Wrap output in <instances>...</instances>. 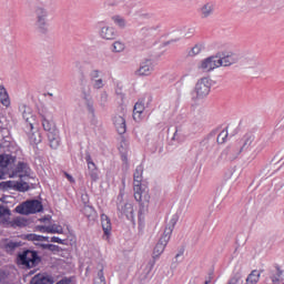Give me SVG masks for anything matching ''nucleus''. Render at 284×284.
I'll return each mask as SVG.
<instances>
[{
  "label": "nucleus",
  "mask_w": 284,
  "mask_h": 284,
  "mask_svg": "<svg viewBox=\"0 0 284 284\" xmlns=\"http://www.w3.org/2000/svg\"><path fill=\"white\" fill-rule=\"evenodd\" d=\"M19 111L21 112L22 118L27 123V132H31L34 129L36 121L34 114H32V109L23 104L19 108Z\"/></svg>",
  "instance_id": "nucleus-9"
},
{
  "label": "nucleus",
  "mask_w": 284,
  "mask_h": 284,
  "mask_svg": "<svg viewBox=\"0 0 284 284\" xmlns=\"http://www.w3.org/2000/svg\"><path fill=\"white\" fill-rule=\"evenodd\" d=\"M118 210L121 212V214H124L126 219H132L134 214V207L132 206V203L129 202L119 203Z\"/></svg>",
  "instance_id": "nucleus-20"
},
{
  "label": "nucleus",
  "mask_w": 284,
  "mask_h": 284,
  "mask_svg": "<svg viewBox=\"0 0 284 284\" xmlns=\"http://www.w3.org/2000/svg\"><path fill=\"white\" fill-rule=\"evenodd\" d=\"M212 89V80L210 78H202L197 80L195 84V101H201L210 94V90Z\"/></svg>",
  "instance_id": "nucleus-7"
},
{
  "label": "nucleus",
  "mask_w": 284,
  "mask_h": 284,
  "mask_svg": "<svg viewBox=\"0 0 284 284\" xmlns=\"http://www.w3.org/2000/svg\"><path fill=\"white\" fill-rule=\"evenodd\" d=\"M48 140L50 143V148H52V150H57V148L61 145V138L59 136V130L48 133Z\"/></svg>",
  "instance_id": "nucleus-21"
},
{
  "label": "nucleus",
  "mask_w": 284,
  "mask_h": 284,
  "mask_svg": "<svg viewBox=\"0 0 284 284\" xmlns=\"http://www.w3.org/2000/svg\"><path fill=\"white\" fill-rule=\"evenodd\" d=\"M30 141L34 143L36 145H39L41 143V133L34 132L30 135Z\"/></svg>",
  "instance_id": "nucleus-42"
},
{
  "label": "nucleus",
  "mask_w": 284,
  "mask_h": 284,
  "mask_svg": "<svg viewBox=\"0 0 284 284\" xmlns=\"http://www.w3.org/2000/svg\"><path fill=\"white\" fill-rule=\"evenodd\" d=\"M133 192L134 199L138 202H141L143 194H145V185H143V166H136L133 173Z\"/></svg>",
  "instance_id": "nucleus-4"
},
{
  "label": "nucleus",
  "mask_w": 284,
  "mask_h": 284,
  "mask_svg": "<svg viewBox=\"0 0 284 284\" xmlns=\"http://www.w3.org/2000/svg\"><path fill=\"white\" fill-rule=\"evenodd\" d=\"M204 50H205V43L199 42L189 51V55L197 57V54H201V52Z\"/></svg>",
  "instance_id": "nucleus-31"
},
{
  "label": "nucleus",
  "mask_w": 284,
  "mask_h": 284,
  "mask_svg": "<svg viewBox=\"0 0 284 284\" xmlns=\"http://www.w3.org/2000/svg\"><path fill=\"white\" fill-rule=\"evenodd\" d=\"M88 168L90 170L89 175L91 178V181H99V171H97V164L88 160Z\"/></svg>",
  "instance_id": "nucleus-29"
},
{
  "label": "nucleus",
  "mask_w": 284,
  "mask_h": 284,
  "mask_svg": "<svg viewBox=\"0 0 284 284\" xmlns=\"http://www.w3.org/2000/svg\"><path fill=\"white\" fill-rule=\"evenodd\" d=\"M265 148V141L261 140L260 138L254 136L252 133H247L242 139V145L240 149L242 152L244 150H253L254 155L258 154Z\"/></svg>",
  "instance_id": "nucleus-3"
},
{
  "label": "nucleus",
  "mask_w": 284,
  "mask_h": 284,
  "mask_svg": "<svg viewBox=\"0 0 284 284\" xmlns=\"http://www.w3.org/2000/svg\"><path fill=\"white\" fill-rule=\"evenodd\" d=\"M14 163V156L11 154H2L0 155V179L6 174V170H8L9 165Z\"/></svg>",
  "instance_id": "nucleus-13"
},
{
  "label": "nucleus",
  "mask_w": 284,
  "mask_h": 284,
  "mask_svg": "<svg viewBox=\"0 0 284 284\" xmlns=\"http://www.w3.org/2000/svg\"><path fill=\"white\" fill-rule=\"evenodd\" d=\"M33 243H34V245H38V247H41L42 250H48L49 244H43L41 242H33Z\"/></svg>",
  "instance_id": "nucleus-52"
},
{
  "label": "nucleus",
  "mask_w": 284,
  "mask_h": 284,
  "mask_svg": "<svg viewBox=\"0 0 284 284\" xmlns=\"http://www.w3.org/2000/svg\"><path fill=\"white\" fill-rule=\"evenodd\" d=\"M216 68H221L219 55L209 57L202 60L199 65V69L203 72H212V70H216Z\"/></svg>",
  "instance_id": "nucleus-8"
},
{
  "label": "nucleus",
  "mask_w": 284,
  "mask_h": 284,
  "mask_svg": "<svg viewBox=\"0 0 284 284\" xmlns=\"http://www.w3.org/2000/svg\"><path fill=\"white\" fill-rule=\"evenodd\" d=\"M82 214L88 217L89 221H97V211L90 205H84L82 209Z\"/></svg>",
  "instance_id": "nucleus-27"
},
{
  "label": "nucleus",
  "mask_w": 284,
  "mask_h": 284,
  "mask_svg": "<svg viewBox=\"0 0 284 284\" xmlns=\"http://www.w3.org/2000/svg\"><path fill=\"white\" fill-rule=\"evenodd\" d=\"M125 50V42L123 41H115L112 44V52H123Z\"/></svg>",
  "instance_id": "nucleus-37"
},
{
  "label": "nucleus",
  "mask_w": 284,
  "mask_h": 284,
  "mask_svg": "<svg viewBox=\"0 0 284 284\" xmlns=\"http://www.w3.org/2000/svg\"><path fill=\"white\" fill-rule=\"evenodd\" d=\"M54 280L50 275L38 274L31 280V284H53Z\"/></svg>",
  "instance_id": "nucleus-23"
},
{
  "label": "nucleus",
  "mask_w": 284,
  "mask_h": 284,
  "mask_svg": "<svg viewBox=\"0 0 284 284\" xmlns=\"http://www.w3.org/2000/svg\"><path fill=\"white\" fill-rule=\"evenodd\" d=\"M251 6L253 8H258V6H263V0H251Z\"/></svg>",
  "instance_id": "nucleus-50"
},
{
  "label": "nucleus",
  "mask_w": 284,
  "mask_h": 284,
  "mask_svg": "<svg viewBox=\"0 0 284 284\" xmlns=\"http://www.w3.org/2000/svg\"><path fill=\"white\" fill-rule=\"evenodd\" d=\"M227 130L221 131V133L217 135V143L223 144L225 141H227Z\"/></svg>",
  "instance_id": "nucleus-44"
},
{
  "label": "nucleus",
  "mask_w": 284,
  "mask_h": 284,
  "mask_svg": "<svg viewBox=\"0 0 284 284\" xmlns=\"http://www.w3.org/2000/svg\"><path fill=\"white\" fill-rule=\"evenodd\" d=\"M48 250H49L50 252H57V250H59V246H57V245H54V244H49V245H48Z\"/></svg>",
  "instance_id": "nucleus-53"
},
{
  "label": "nucleus",
  "mask_w": 284,
  "mask_h": 284,
  "mask_svg": "<svg viewBox=\"0 0 284 284\" xmlns=\"http://www.w3.org/2000/svg\"><path fill=\"white\" fill-rule=\"evenodd\" d=\"M9 217H10V209H8L7 206L0 205V223L3 221H8Z\"/></svg>",
  "instance_id": "nucleus-36"
},
{
  "label": "nucleus",
  "mask_w": 284,
  "mask_h": 284,
  "mask_svg": "<svg viewBox=\"0 0 284 284\" xmlns=\"http://www.w3.org/2000/svg\"><path fill=\"white\" fill-rule=\"evenodd\" d=\"M93 284H105V276L103 275V270L98 272V276L94 280Z\"/></svg>",
  "instance_id": "nucleus-43"
},
{
  "label": "nucleus",
  "mask_w": 284,
  "mask_h": 284,
  "mask_svg": "<svg viewBox=\"0 0 284 284\" xmlns=\"http://www.w3.org/2000/svg\"><path fill=\"white\" fill-rule=\"evenodd\" d=\"M49 231V234H63V227L61 225H49V229H47Z\"/></svg>",
  "instance_id": "nucleus-38"
},
{
  "label": "nucleus",
  "mask_w": 284,
  "mask_h": 284,
  "mask_svg": "<svg viewBox=\"0 0 284 284\" xmlns=\"http://www.w3.org/2000/svg\"><path fill=\"white\" fill-rule=\"evenodd\" d=\"M57 284H74V278L64 277V278L60 280Z\"/></svg>",
  "instance_id": "nucleus-47"
},
{
  "label": "nucleus",
  "mask_w": 284,
  "mask_h": 284,
  "mask_svg": "<svg viewBox=\"0 0 284 284\" xmlns=\"http://www.w3.org/2000/svg\"><path fill=\"white\" fill-rule=\"evenodd\" d=\"M0 284H10L8 283V273L0 271Z\"/></svg>",
  "instance_id": "nucleus-45"
},
{
  "label": "nucleus",
  "mask_w": 284,
  "mask_h": 284,
  "mask_svg": "<svg viewBox=\"0 0 284 284\" xmlns=\"http://www.w3.org/2000/svg\"><path fill=\"white\" fill-rule=\"evenodd\" d=\"M181 256V254H176L175 258H179Z\"/></svg>",
  "instance_id": "nucleus-58"
},
{
  "label": "nucleus",
  "mask_w": 284,
  "mask_h": 284,
  "mask_svg": "<svg viewBox=\"0 0 284 284\" xmlns=\"http://www.w3.org/2000/svg\"><path fill=\"white\" fill-rule=\"evenodd\" d=\"M211 283V281L209 280V281H205V283L204 284H210Z\"/></svg>",
  "instance_id": "nucleus-57"
},
{
  "label": "nucleus",
  "mask_w": 284,
  "mask_h": 284,
  "mask_svg": "<svg viewBox=\"0 0 284 284\" xmlns=\"http://www.w3.org/2000/svg\"><path fill=\"white\" fill-rule=\"evenodd\" d=\"M42 126L45 132H55L57 129H54V124L50 122V120L45 119V116L42 115Z\"/></svg>",
  "instance_id": "nucleus-34"
},
{
  "label": "nucleus",
  "mask_w": 284,
  "mask_h": 284,
  "mask_svg": "<svg viewBox=\"0 0 284 284\" xmlns=\"http://www.w3.org/2000/svg\"><path fill=\"white\" fill-rule=\"evenodd\" d=\"M16 212L24 215L37 214V212H43V204L39 200L26 201L16 207Z\"/></svg>",
  "instance_id": "nucleus-5"
},
{
  "label": "nucleus",
  "mask_w": 284,
  "mask_h": 284,
  "mask_svg": "<svg viewBox=\"0 0 284 284\" xmlns=\"http://www.w3.org/2000/svg\"><path fill=\"white\" fill-rule=\"evenodd\" d=\"M144 110H145V105H143L142 102L135 103L134 109H133L134 121H139L141 119V114H143Z\"/></svg>",
  "instance_id": "nucleus-30"
},
{
  "label": "nucleus",
  "mask_w": 284,
  "mask_h": 284,
  "mask_svg": "<svg viewBox=\"0 0 284 284\" xmlns=\"http://www.w3.org/2000/svg\"><path fill=\"white\" fill-rule=\"evenodd\" d=\"M26 220L18 217L14 220V225H17L18 227H26Z\"/></svg>",
  "instance_id": "nucleus-46"
},
{
  "label": "nucleus",
  "mask_w": 284,
  "mask_h": 284,
  "mask_svg": "<svg viewBox=\"0 0 284 284\" xmlns=\"http://www.w3.org/2000/svg\"><path fill=\"white\" fill-rule=\"evenodd\" d=\"M236 283H239V278H236V277H233V278H231V280L227 282V284H236Z\"/></svg>",
  "instance_id": "nucleus-54"
},
{
  "label": "nucleus",
  "mask_w": 284,
  "mask_h": 284,
  "mask_svg": "<svg viewBox=\"0 0 284 284\" xmlns=\"http://www.w3.org/2000/svg\"><path fill=\"white\" fill-rule=\"evenodd\" d=\"M12 176H18L19 179H23L26 176H30V166L26 162H19Z\"/></svg>",
  "instance_id": "nucleus-14"
},
{
  "label": "nucleus",
  "mask_w": 284,
  "mask_h": 284,
  "mask_svg": "<svg viewBox=\"0 0 284 284\" xmlns=\"http://www.w3.org/2000/svg\"><path fill=\"white\" fill-rule=\"evenodd\" d=\"M38 230H39V232H42V233H44V234H50V226H43V225H41V226H38Z\"/></svg>",
  "instance_id": "nucleus-51"
},
{
  "label": "nucleus",
  "mask_w": 284,
  "mask_h": 284,
  "mask_svg": "<svg viewBox=\"0 0 284 284\" xmlns=\"http://www.w3.org/2000/svg\"><path fill=\"white\" fill-rule=\"evenodd\" d=\"M67 179H68V181H71V182L74 181V179L70 174H67Z\"/></svg>",
  "instance_id": "nucleus-55"
},
{
  "label": "nucleus",
  "mask_w": 284,
  "mask_h": 284,
  "mask_svg": "<svg viewBox=\"0 0 284 284\" xmlns=\"http://www.w3.org/2000/svg\"><path fill=\"white\" fill-rule=\"evenodd\" d=\"M113 124L120 134H125L126 125L125 118L123 115H115L113 118Z\"/></svg>",
  "instance_id": "nucleus-22"
},
{
  "label": "nucleus",
  "mask_w": 284,
  "mask_h": 284,
  "mask_svg": "<svg viewBox=\"0 0 284 284\" xmlns=\"http://www.w3.org/2000/svg\"><path fill=\"white\" fill-rule=\"evenodd\" d=\"M0 103H2L4 108H10V95H8V91L3 85H0Z\"/></svg>",
  "instance_id": "nucleus-28"
},
{
  "label": "nucleus",
  "mask_w": 284,
  "mask_h": 284,
  "mask_svg": "<svg viewBox=\"0 0 284 284\" xmlns=\"http://www.w3.org/2000/svg\"><path fill=\"white\" fill-rule=\"evenodd\" d=\"M82 93H83V99L85 101L87 110L89 114H92L94 116V102L92 101V98L90 97V87L85 88L82 87Z\"/></svg>",
  "instance_id": "nucleus-16"
},
{
  "label": "nucleus",
  "mask_w": 284,
  "mask_h": 284,
  "mask_svg": "<svg viewBox=\"0 0 284 284\" xmlns=\"http://www.w3.org/2000/svg\"><path fill=\"white\" fill-rule=\"evenodd\" d=\"M99 104L102 106V108H105V105H108V92L106 91H102L100 93V97H99Z\"/></svg>",
  "instance_id": "nucleus-39"
},
{
  "label": "nucleus",
  "mask_w": 284,
  "mask_h": 284,
  "mask_svg": "<svg viewBox=\"0 0 284 284\" xmlns=\"http://www.w3.org/2000/svg\"><path fill=\"white\" fill-rule=\"evenodd\" d=\"M241 152H243V149H241V146H229L223 151V154H225V156H227V159L230 161H234V159H239V156L241 155Z\"/></svg>",
  "instance_id": "nucleus-19"
},
{
  "label": "nucleus",
  "mask_w": 284,
  "mask_h": 284,
  "mask_svg": "<svg viewBox=\"0 0 284 284\" xmlns=\"http://www.w3.org/2000/svg\"><path fill=\"white\" fill-rule=\"evenodd\" d=\"M111 21H113L114 26L120 30H125V28H128V20L122 16H112Z\"/></svg>",
  "instance_id": "nucleus-25"
},
{
  "label": "nucleus",
  "mask_w": 284,
  "mask_h": 284,
  "mask_svg": "<svg viewBox=\"0 0 284 284\" xmlns=\"http://www.w3.org/2000/svg\"><path fill=\"white\" fill-rule=\"evenodd\" d=\"M89 77L91 82L101 79V70L99 69L91 70Z\"/></svg>",
  "instance_id": "nucleus-41"
},
{
  "label": "nucleus",
  "mask_w": 284,
  "mask_h": 284,
  "mask_svg": "<svg viewBox=\"0 0 284 284\" xmlns=\"http://www.w3.org/2000/svg\"><path fill=\"white\" fill-rule=\"evenodd\" d=\"M261 278V273L258 271H252L251 274L246 278V284H256Z\"/></svg>",
  "instance_id": "nucleus-33"
},
{
  "label": "nucleus",
  "mask_w": 284,
  "mask_h": 284,
  "mask_svg": "<svg viewBox=\"0 0 284 284\" xmlns=\"http://www.w3.org/2000/svg\"><path fill=\"white\" fill-rule=\"evenodd\" d=\"M21 247V242L19 241H9L4 245L6 252L12 253L14 250Z\"/></svg>",
  "instance_id": "nucleus-32"
},
{
  "label": "nucleus",
  "mask_w": 284,
  "mask_h": 284,
  "mask_svg": "<svg viewBox=\"0 0 284 284\" xmlns=\"http://www.w3.org/2000/svg\"><path fill=\"white\" fill-rule=\"evenodd\" d=\"M101 223H102L103 233H104L105 237L108 239L112 232V222L110 221V217H108V215L102 214Z\"/></svg>",
  "instance_id": "nucleus-24"
},
{
  "label": "nucleus",
  "mask_w": 284,
  "mask_h": 284,
  "mask_svg": "<svg viewBox=\"0 0 284 284\" xmlns=\"http://www.w3.org/2000/svg\"><path fill=\"white\" fill-rule=\"evenodd\" d=\"M233 172H236V169H233Z\"/></svg>",
  "instance_id": "nucleus-59"
},
{
  "label": "nucleus",
  "mask_w": 284,
  "mask_h": 284,
  "mask_svg": "<svg viewBox=\"0 0 284 284\" xmlns=\"http://www.w3.org/2000/svg\"><path fill=\"white\" fill-rule=\"evenodd\" d=\"M91 85H92L93 90H103L105 88V80L103 78L93 80L91 82Z\"/></svg>",
  "instance_id": "nucleus-35"
},
{
  "label": "nucleus",
  "mask_w": 284,
  "mask_h": 284,
  "mask_svg": "<svg viewBox=\"0 0 284 284\" xmlns=\"http://www.w3.org/2000/svg\"><path fill=\"white\" fill-rule=\"evenodd\" d=\"M51 243H59V245H65V240H61L60 237L53 236L51 237Z\"/></svg>",
  "instance_id": "nucleus-49"
},
{
  "label": "nucleus",
  "mask_w": 284,
  "mask_h": 284,
  "mask_svg": "<svg viewBox=\"0 0 284 284\" xmlns=\"http://www.w3.org/2000/svg\"><path fill=\"white\" fill-rule=\"evenodd\" d=\"M27 241H32V243H50V237L43 235H37L34 233L26 235Z\"/></svg>",
  "instance_id": "nucleus-26"
},
{
  "label": "nucleus",
  "mask_w": 284,
  "mask_h": 284,
  "mask_svg": "<svg viewBox=\"0 0 284 284\" xmlns=\"http://www.w3.org/2000/svg\"><path fill=\"white\" fill-rule=\"evenodd\" d=\"M122 161H123L124 163H128V156L123 155V156H122Z\"/></svg>",
  "instance_id": "nucleus-56"
},
{
  "label": "nucleus",
  "mask_w": 284,
  "mask_h": 284,
  "mask_svg": "<svg viewBox=\"0 0 284 284\" xmlns=\"http://www.w3.org/2000/svg\"><path fill=\"white\" fill-rule=\"evenodd\" d=\"M99 37L104 41H112L116 39V29H114V27L111 26L101 27L99 31Z\"/></svg>",
  "instance_id": "nucleus-12"
},
{
  "label": "nucleus",
  "mask_w": 284,
  "mask_h": 284,
  "mask_svg": "<svg viewBox=\"0 0 284 284\" xmlns=\"http://www.w3.org/2000/svg\"><path fill=\"white\" fill-rule=\"evenodd\" d=\"M33 14L36 17V30H38L40 34H48V28H50V23L48 22V17H50V12L48 11V8L43 6H36Z\"/></svg>",
  "instance_id": "nucleus-2"
},
{
  "label": "nucleus",
  "mask_w": 284,
  "mask_h": 284,
  "mask_svg": "<svg viewBox=\"0 0 284 284\" xmlns=\"http://www.w3.org/2000/svg\"><path fill=\"white\" fill-rule=\"evenodd\" d=\"M154 72V62L152 60H145L140 64V68L136 70L135 74L138 77H150Z\"/></svg>",
  "instance_id": "nucleus-11"
},
{
  "label": "nucleus",
  "mask_w": 284,
  "mask_h": 284,
  "mask_svg": "<svg viewBox=\"0 0 284 284\" xmlns=\"http://www.w3.org/2000/svg\"><path fill=\"white\" fill-rule=\"evenodd\" d=\"M154 30H156L154 27L146 26L140 29V34H142V37H148L152 34Z\"/></svg>",
  "instance_id": "nucleus-40"
},
{
  "label": "nucleus",
  "mask_w": 284,
  "mask_h": 284,
  "mask_svg": "<svg viewBox=\"0 0 284 284\" xmlns=\"http://www.w3.org/2000/svg\"><path fill=\"white\" fill-rule=\"evenodd\" d=\"M40 261L39 255L34 251L27 250L18 255V263L24 265V267H37Z\"/></svg>",
  "instance_id": "nucleus-6"
},
{
  "label": "nucleus",
  "mask_w": 284,
  "mask_h": 284,
  "mask_svg": "<svg viewBox=\"0 0 284 284\" xmlns=\"http://www.w3.org/2000/svg\"><path fill=\"white\" fill-rule=\"evenodd\" d=\"M195 32H196V29H194V28H189V29L186 30V32L184 33V37H186V39H192V36L195 34Z\"/></svg>",
  "instance_id": "nucleus-48"
},
{
  "label": "nucleus",
  "mask_w": 284,
  "mask_h": 284,
  "mask_svg": "<svg viewBox=\"0 0 284 284\" xmlns=\"http://www.w3.org/2000/svg\"><path fill=\"white\" fill-rule=\"evenodd\" d=\"M219 61H220V68H227L230 65H234V63H236V61H239V55L231 53V54H226L224 57H219Z\"/></svg>",
  "instance_id": "nucleus-18"
},
{
  "label": "nucleus",
  "mask_w": 284,
  "mask_h": 284,
  "mask_svg": "<svg viewBox=\"0 0 284 284\" xmlns=\"http://www.w3.org/2000/svg\"><path fill=\"white\" fill-rule=\"evenodd\" d=\"M6 187H9L10 190H17L18 192H28V190H30V185L23 181H7Z\"/></svg>",
  "instance_id": "nucleus-15"
},
{
  "label": "nucleus",
  "mask_w": 284,
  "mask_h": 284,
  "mask_svg": "<svg viewBox=\"0 0 284 284\" xmlns=\"http://www.w3.org/2000/svg\"><path fill=\"white\" fill-rule=\"evenodd\" d=\"M216 10V3L214 1H207L204 2L199 9V16L202 19H210L214 14V11Z\"/></svg>",
  "instance_id": "nucleus-10"
},
{
  "label": "nucleus",
  "mask_w": 284,
  "mask_h": 284,
  "mask_svg": "<svg viewBox=\"0 0 284 284\" xmlns=\"http://www.w3.org/2000/svg\"><path fill=\"white\" fill-rule=\"evenodd\" d=\"M179 223V215H173L169 226L165 227L163 235L160 237L155 247L153 248V260L156 261L163 252H165V247H168V243H170V239L172 237V232H174V227Z\"/></svg>",
  "instance_id": "nucleus-1"
},
{
  "label": "nucleus",
  "mask_w": 284,
  "mask_h": 284,
  "mask_svg": "<svg viewBox=\"0 0 284 284\" xmlns=\"http://www.w3.org/2000/svg\"><path fill=\"white\" fill-rule=\"evenodd\" d=\"M106 6H109L110 8H122L125 14H132V10H130L132 8V3L130 2H121L119 0H109L106 2Z\"/></svg>",
  "instance_id": "nucleus-17"
}]
</instances>
